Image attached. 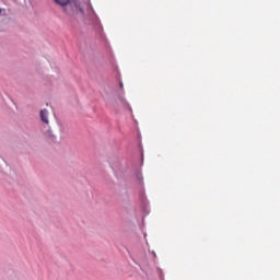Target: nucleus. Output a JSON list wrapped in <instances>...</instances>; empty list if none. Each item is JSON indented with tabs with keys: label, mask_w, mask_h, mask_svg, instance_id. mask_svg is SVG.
I'll return each mask as SVG.
<instances>
[{
	"label": "nucleus",
	"mask_w": 280,
	"mask_h": 280,
	"mask_svg": "<svg viewBox=\"0 0 280 280\" xmlns=\"http://www.w3.org/2000/svg\"><path fill=\"white\" fill-rule=\"evenodd\" d=\"M63 12L68 14V16H75L77 12H81V14L84 15V10L82 9V7H80L78 2L72 3L68 1V3L63 8Z\"/></svg>",
	"instance_id": "nucleus-1"
},
{
	"label": "nucleus",
	"mask_w": 280,
	"mask_h": 280,
	"mask_svg": "<svg viewBox=\"0 0 280 280\" xmlns=\"http://www.w3.org/2000/svg\"><path fill=\"white\" fill-rule=\"evenodd\" d=\"M49 115V112L47 109L40 110V119L44 121V124H49V118L47 117Z\"/></svg>",
	"instance_id": "nucleus-2"
},
{
	"label": "nucleus",
	"mask_w": 280,
	"mask_h": 280,
	"mask_svg": "<svg viewBox=\"0 0 280 280\" xmlns=\"http://www.w3.org/2000/svg\"><path fill=\"white\" fill-rule=\"evenodd\" d=\"M57 5H60V8H63L67 5L69 0H54Z\"/></svg>",
	"instance_id": "nucleus-3"
},
{
	"label": "nucleus",
	"mask_w": 280,
	"mask_h": 280,
	"mask_svg": "<svg viewBox=\"0 0 280 280\" xmlns=\"http://www.w3.org/2000/svg\"><path fill=\"white\" fill-rule=\"evenodd\" d=\"M2 10L0 9V14H1Z\"/></svg>",
	"instance_id": "nucleus-4"
}]
</instances>
